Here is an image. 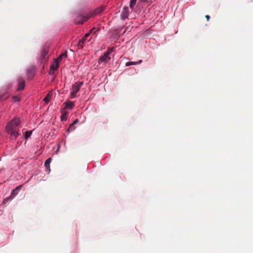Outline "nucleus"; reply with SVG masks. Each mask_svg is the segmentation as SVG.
<instances>
[{
    "mask_svg": "<svg viewBox=\"0 0 253 253\" xmlns=\"http://www.w3.org/2000/svg\"><path fill=\"white\" fill-rule=\"evenodd\" d=\"M66 56H67L66 53H62L57 58L56 61L59 63V62L62 60L63 57H66Z\"/></svg>",
    "mask_w": 253,
    "mask_h": 253,
    "instance_id": "nucleus-18",
    "label": "nucleus"
},
{
    "mask_svg": "<svg viewBox=\"0 0 253 253\" xmlns=\"http://www.w3.org/2000/svg\"><path fill=\"white\" fill-rule=\"evenodd\" d=\"M49 51V48L47 46L44 47L41 53V56L42 59H45L46 55L47 54Z\"/></svg>",
    "mask_w": 253,
    "mask_h": 253,
    "instance_id": "nucleus-10",
    "label": "nucleus"
},
{
    "mask_svg": "<svg viewBox=\"0 0 253 253\" xmlns=\"http://www.w3.org/2000/svg\"><path fill=\"white\" fill-rule=\"evenodd\" d=\"M136 0H130L129 4V7L130 8L132 9L133 8L134 6L136 4Z\"/></svg>",
    "mask_w": 253,
    "mask_h": 253,
    "instance_id": "nucleus-19",
    "label": "nucleus"
},
{
    "mask_svg": "<svg viewBox=\"0 0 253 253\" xmlns=\"http://www.w3.org/2000/svg\"><path fill=\"white\" fill-rule=\"evenodd\" d=\"M51 161V158H49L48 159H47L45 163H44V166L47 169H48L49 168V167H50V163Z\"/></svg>",
    "mask_w": 253,
    "mask_h": 253,
    "instance_id": "nucleus-17",
    "label": "nucleus"
},
{
    "mask_svg": "<svg viewBox=\"0 0 253 253\" xmlns=\"http://www.w3.org/2000/svg\"><path fill=\"white\" fill-rule=\"evenodd\" d=\"M92 15V14H84L78 16L76 19V23L77 24H83L87 21Z\"/></svg>",
    "mask_w": 253,
    "mask_h": 253,
    "instance_id": "nucleus-4",
    "label": "nucleus"
},
{
    "mask_svg": "<svg viewBox=\"0 0 253 253\" xmlns=\"http://www.w3.org/2000/svg\"><path fill=\"white\" fill-rule=\"evenodd\" d=\"M83 82H76L74 84L72 85L71 88L70 97L73 99L77 95V93L80 90L81 88L83 85Z\"/></svg>",
    "mask_w": 253,
    "mask_h": 253,
    "instance_id": "nucleus-2",
    "label": "nucleus"
},
{
    "mask_svg": "<svg viewBox=\"0 0 253 253\" xmlns=\"http://www.w3.org/2000/svg\"><path fill=\"white\" fill-rule=\"evenodd\" d=\"M75 129V127L74 126V125H73L72 124L70 126L68 129V132H70V131H73L74 130V129Z\"/></svg>",
    "mask_w": 253,
    "mask_h": 253,
    "instance_id": "nucleus-20",
    "label": "nucleus"
},
{
    "mask_svg": "<svg viewBox=\"0 0 253 253\" xmlns=\"http://www.w3.org/2000/svg\"><path fill=\"white\" fill-rule=\"evenodd\" d=\"M142 62V60H139V61L137 62H127L126 63V66H128L130 65H137L139 64Z\"/></svg>",
    "mask_w": 253,
    "mask_h": 253,
    "instance_id": "nucleus-13",
    "label": "nucleus"
},
{
    "mask_svg": "<svg viewBox=\"0 0 253 253\" xmlns=\"http://www.w3.org/2000/svg\"><path fill=\"white\" fill-rule=\"evenodd\" d=\"M103 10V8L102 7H100L99 8H97L94 10L92 15H95L96 14H98L101 13Z\"/></svg>",
    "mask_w": 253,
    "mask_h": 253,
    "instance_id": "nucleus-14",
    "label": "nucleus"
},
{
    "mask_svg": "<svg viewBox=\"0 0 253 253\" xmlns=\"http://www.w3.org/2000/svg\"><path fill=\"white\" fill-rule=\"evenodd\" d=\"M52 94L51 93H48L46 96L44 98L43 101L45 103H48L52 98Z\"/></svg>",
    "mask_w": 253,
    "mask_h": 253,
    "instance_id": "nucleus-12",
    "label": "nucleus"
},
{
    "mask_svg": "<svg viewBox=\"0 0 253 253\" xmlns=\"http://www.w3.org/2000/svg\"><path fill=\"white\" fill-rule=\"evenodd\" d=\"M206 18L207 19V21H209L210 19V16L209 15H206L205 16Z\"/></svg>",
    "mask_w": 253,
    "mask_h": 253,
    "instance_id": "nucleus-25",
    "label": "nucleus"
},
{
    "mask_svg": "<svg viewBox=\"0 0 253 253\" xmlns=\"http://www.w3.org/2000/svg\"><path fill=\"white\" fill-rule=\"evenodd\" d=\"M64 104H65V106L63 109H65V110L66 109H69L70 110H72L74 107V103L73 102L69 101L65 102Z\"/></svg>",
    "mask_w": 253,
    "mask_h": 253,
    "instance_id": "nucleus-9",
    "label": "nucleus"
},
{
    "mask_svg": "<svg viewBox=\"0 0 253 253\" xmlns=\"http://www.w3.org/2000/svg\"><path fill=\"white\" fill-rule=\"evenodd\" d=\"M32 134V131H27L25 132V137L26 138H28Z\"/></svg>",
    "mask_w": 253,
    "mask_h": 253,
    "instance_id": "nucleus-21",
    "label": "nucleus"
},
{
    "mask_svg": "<svg viewBox=\"0 0 253 253\" xmlns=\"http://www.w3.org/2000/svg\"><path fill=\"white\" fill-rule=\"evenodd\" d=\"M139 2H145V0H139Z\"/></svg>",
    "mask_w": 253,
    "mask_h": 253,
    "instance_id": "nucleus-26",
    "label": "nucleus"
},
{
    "mask_svg": "<svg viewBox=\"0 0 253 253\" xmlns=\"http://www.w3.org/2000/svg\"><path fill=\"white\" fill-rule=\"evenodd\" d=\"M79 122V120L78 119L75 120L74 122L72 123L73 125H75V124H77Z\"/></svg>",
    "mask_w": 253,
    "mask_h": 253,
    "instance_id": "nucleus-24",
    "label": "nucleus"
},
{
    "mask_svg": "<svg viewBox=\"0 0 253 253\" xmlns=\"http://www.w3.org/2000/svg\"><path fill=\"white\" fill-rule=\"evenodd\" d=\"M94 29H91L89 32L85 34V35L78 42V45L81 47H83V44L85 41L86 40V38L89 36L90 34L93 31Z\"/></svg>",
    "mask_w": 253,
    "mask_h": 253,
    "instance_id": "nucleus-5",
    "label": "nucleus"
},
{
    "mask_svg": "<svg viewBox=\"0 0 253 253\" xmlns=\"http://www.w3.org/2000/svg\"><path fill=\"white\" fill-rule=\"evenodd\" d=\"M18 87L17 90H23L25 87V82L24 80L23 79H22V78L20 77L18 78Z\"/></svg>",
    "mask_w": 253,
    "mask_h": 253,
    "instance_id": "nucleus-6",
    "label": "nucleus"
},
{
    "mask_svg": "<svg viewBox=\"0 0 253 253\" xmlns=\"http://www.w3.org/2000/svg\"><path fill=\"white\" fill-rule=\"evenodd\" d=\"M12 199V198H10V196H9L8 197H7L4 199V200L3 201V203L6 204L9 200Z\"/></svg>",
    "mask_w": 253,
    "mask_h": 253,
    "instance_id": "nucleus-22",
    "label": "nucleus"
},
{
    "mask_svg": "<svg viewBox=\"0 0 253 253\" xmlns=\"http://www.w3.org/2000/svg\"><path fill=\"white\" fill-rule=\"evenodd\" d=\"M20 124L19 119L15 118L13 119L6 126V130L7 133L10 134L12 138L15 139L19 135V129L17 128L18 125Z\"/></svg>",
    "mask_w": 253,
    "mask_h": 253,
    "instance_id": "nucleus-1",
    "label": "nucleus"
},
{
    "mask_svg": "<svg viewBox=\"0 0 253 253\" xmlns=\"http://www.w3.org/2000/svg\"><path fill=\"white\" fill-rule=\"evenodd\" d=\"M129 14V9L128 7L126 6L123 8V11L121 13V17L123 19H126L128 18Z\"/></svg>",
    "mask_w": 253,
    "mask_h": 253,
    "instance_id": "nucleus-7",
    "label": "nucleus"
},
{
    "mask_svg": "<svg viewBox=\"0 0 253 253\" xmlns=\"http://www.w3.org/2000/svg\"><path fill=\"white\" fill-rule=\"evenodd\" d=\"M61 113H62V115L61 116V121H65L67 120V115L68 112L65 111V109H62L61 110Z\"/></svg>",
    "mask_w": 253,
    "mask_h": 253,
    "instance_id": "nucleus-11",
    "label": "nucleus"
},
{
    "mask_svg": "<svg viewBox=\"0 0 253 253\" xmlns=\"http://www.w3.org/2000/svg\"><path fill=\"white\" fill-rule=\"evenodd\" d=\"M113 51V48L108 49L107 51L104 53V55L100 58L99 63L100 62L107 63L110 61L111 57L109 55Z\"/></svg>",
    "mask_w": 253,
    "mask_h": 253,
    "instance_id": "nucleus-3",
    "label": "nucleus"
},
{
    "mask_svg": "<svg viewBox=\"0 0 253 253\" xmlns=\"http://www.w3.org/2000/svg\"><path fill=\"white\" fill-rule=\"evenodd\" d=\"M59 66V63L56 61L53 63L50 67L51 69L52 70H56L57 69Z\"/></svg>",
    "mask_w": 253,
    "mask_h": 253,
    "instance_id": "nucleus-16",
    "label": "nucleus"
},
{
    "mask_svg": "<svg viewBox=\"0 0 253 253\" xmlns=\"http://www.w3.org/2000/svg\"><path fill=\"white\" fill-rule=\"evenodd\" d=\"M13 99L15 101H19L20 100V97L18 96H14Z\"/></svg>",
    "mask_w": 253,
    "mask_h": 253,
    "instance_id": "nucleus-23",
    "label": "nucleus"
},
{
    "mask_svg": "<svg viewBox=\"0 0 253 253\" xmlns=\"http://www.w3.org/2000/svg\"><path fill=\"white\" fill-rule=\"evenodd\" d=\"M28 74H29L28 78H30V79H32V78L34 76V69L33 68L29 69L28 70Z\"/></svg>",
    "mask_w": 253,
    "mask_h": 253,
    "instance_id": "nucleus-15",
    "label": "nucleus"
},
{
    "mask_svg": "<svg viewBox=\"0 0 253 253\" xmlns=\"http://www.w3.org/2000/svg\"><path fill=\"white\" fill-rule=\"evenodd\" d=\"M22 185H19L17 186L15 189H14L10 195V198H12V199L18 194L19 190L21 188Z\"/></svg>",
    "mask_w": 253,
    "mask_h": 253,
    "instance_id": "nucleus-8",
    "label": "nucleus"
}]
</instances>
